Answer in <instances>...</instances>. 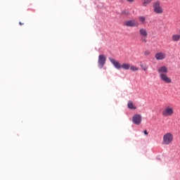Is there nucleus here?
Here are the masks:
<instances>
[{"label":"nucleus","instance_id":"12","mask_svg":"<svg viewBox=\"0 0 180 180\" xmlns=\"http://www.w3.org/2000/svg\"><path fill=\"white\" fill-rule=\"evenodd\" d=\"M180 35L179 34H173L172 36V40L173 41H179Z\"/></svg>","mask_w":180,"mask_h":180},{"label":"nucleus","instance_id":"7","mask_svg":"<svg viewBox=\"0 0 180 180\" xmlns=\"http://www.w3.org/2000/svg\"><path fill=\"white\" fill-rule=\"evenodd\" d=\"M124 26L127 27H139L140 24L136 20H129L124 22Z\"/></svg>","mask_w":180,"mask_h":180},{"label":"nucleus","instance_id":"13","mask_svg":"<svg viewBox=\"0 0 180 180\" xmlns=\"http://www.w3.org/2000/svg\"><path fill=\"white\" fill-rule=\"evenodd\" d=\"M151 1L153 0H143L142 2V6H147V5H150V4H151Z\"/></svg>","mask_w":180,"mask_h":180},{"label":"nucleus","instance_id":"8","mask_svg":"<svg viewBox=\"0 0 180 180\" xmlns=\"http://www.w3.org/2000/svg\"><path fill=\"white\" fill-rule=\"evenodd\" d=\"M98 64L99 68H103V65L106 64V56H105L104 55H99Z\"/></svg>","mask_w":180,"mask_h":180},{"label":"nucleus","instance_id":"19","mask_svg":"<svg viewBox=\"0 0 180 180\" xmlns=\"http://www.w3.org/2000/svg\"><path fill=\"white\" fill-rule=\"evenodd\" d=\"M127 2H130L131 4H133V2H134L135 0H127Z\"/></svg>","mask_w":180,"mask_h":180},{"label":"nucleus","instance_id":"11","mask_svg":"<svg viewBox=\"0 0 180 180\" xmlns=\"http://www.w3.org/2000/svg\"><path fill=\"white\" fill-rule=\"evenodd\" d=\"M127 106L129 109H131L132 110H134L137 109V108L135 106V105L133 104L132 101H129L128 103H127Z\"/></svg>","mask_w":180,"mask_h":180},{"label":"nucleus","instance_id":"15","mask_svg":"<svg viewBox=\"0 0 180 180\" xmlns=\"http://www.w3.org/2000/svg\"><path fill=\"white\" fill-rule=\"evenodd\" d=\"M138 18H139V20L141 22L146 23V17H144V16H139Z\"/></svg>","mask_w":180,"mask_h":180},{"label":"nucleus","instance_id":"3","mask_svg":"<svg viewBox=\"0 0 180 180\" xmlns=\"http://www.w3.org/2000/svg\"><path fill=\"white\" fill-rule=\"evenodd\" d=\"M153 8L154 13H156V15H162L164 13V8L161 6V1L158 0L153 3Z\"/></svg>","mask_w":180,"mask_h":180},{"label":"nucleus","instance_id":"6","mask_svg":"<svg viewBox=\"0 0 180 180\" xmlns=\"http://www.w3.org/2000/svg\"><path fill=\"white\" fill-rule=\"evenodd\" d=\"M139 35L141 36V41H143V43H147L148 32L146 28H141L139 30Z\"/></svg>","mask_w":180,"mask_h":180},{"label":"nucleus","instance_id":"18","mask_svg":"<svg viewBox=\"0 0 180 180\" xmlns=\"http://www.w3.org/2000/svg\"><path fill=\"white\" fill-rule=\"evenodd\" d=\"M143 134L145 136H148V132L147 131V130H144Z\"/></svg>","mask_w":180,"mask_h":180},{"label":"nucleus","instance_id":"1","mask_svg":"<svg viewBox=\"0 0 180 180\" xmlns=\"http://www.w3.org/2000/svg\"><path fill=\"white\" fill-rule=\"evenodd\" d=\"M158 72L159 74L160 79L165 82V84H172V79L168 77V68L162 66L158 68Z\"/></svg>","mask_w":180,"mask_h":180},{"label":"nucleus","instance_id":"17","mask_svg":"<svg viewBox=\"0 0 180 180\" xmlns=\"http://www.w3.org/2000/svg\"><path fill=\"white\" fill-rule=\"evenodd\" d=\"M150 51H146L144 52V55H145V56H150Z\"/></svg>","mask_w":180,"mask_h":180},{"label":"nucleus","instance_id":"10","mask_svg":"<svg viewBox=\"0 0 180 180\" xmlns=\"http://www.w3.org/2000/svg\"><path fill=\"white\" fill-rule=\"evenodd\" d=\"M165 57H167V55L164 52H158L155 55V58L156 60H165Z\"/></svg>","mask_w":180,"mask_h":180},{"label":"nucleus","instance_id":"9","mask_svg":"<svg viewBox=\"0 0 180 180\" xmlns=\"http://www.w3.org/2000/svg\"><path fill=\"white\" fill-rule=\"evenodd\" d=\"M141 120H142V117L139 114L134 115L132 117L133 123H134V124H136L137 126L141 124Z\"/></svg>","mask_w":180,"mask_h":180},{"label":"nucleus","instance_id":"2","mask_svg":"<svg viewBox=\"0 0 180 180\" xmlns=\"http://www.w3.org/2000/svg\"><path fill=\"white\" fill-rule=\"evenodd\" d=\"M109 61H110L111 64L116 68L117 70H130V64L129 63H122L120 64V63L117 60H116L113 58H108Z\"/></svg>","mask_w":180,"mask_h":180},{"label":"nucleus","instance_id":"20","mask_svg":"<svg viewBox=\"0 0 180 180\" xmlns=\"http://www.w3.org/2000/svg\"><path fill=\"white\" fill-rule=\"evenodd\" d=\"M19 25H20V26H22V25H25V23L22 22H19Z\"/></svg>","mask_w":180,"mask_h":180},{"label":"nucleus","instance_id":"5","mask_svg":"<svg viewBox=\"0 0 180 180\" xmlns=\"http://www.w3.org/2000/svg\"><path fill=\"white\" fill-rule=\"evenodd\" d=\"M162 116L168 117V116H172L174 115V108L169 105L166 106L162 112Z\"/></svg>","mask_w":180,"mask_h":180},{"label":"nucleus","instance_id":"4","mask_svg":"<svg viewBox=\"0 0 180 180\" xmlns=\"http://www.w3.org/2000/svg\"><path fill=\"white\" fill-rule=\"evenodd\" d=\"M174 141V134L171 132H167L163 136L162 144L164 146H169Z\"/></svg>","mask_w":180,"mask_h":180},{"label":"nucleus","instance_id":"16","mask_svg":"<svg viewBox=\"0 0 180 180\" xmlns=\"http://www.w3.org/2000/svg\"><path fill=\"white\" fill-rule=\"evenodd\" d=\"M141 68H142V70H143V71H147V70H148V67L146 65H141Z\"/></svg>","mask_w":180,"mask_h":180},{"label":"nucleus","instance_id":"14","mask_svg":"<svg viewBox=\"0 0 180 180\" xmlns=\"http://www.w3.org/2000/svg\"><path fill=\"white\" fill-rule=\"evenodd\" d=\"M131 71H139L140 69L139 68H137L136 66H134V65H130V67H129Z\"/></svg>","mask_w":180,"mask_h":180}]
</instances>
